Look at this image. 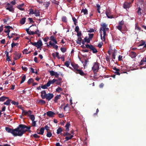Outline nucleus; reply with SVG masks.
<instances>
[{"instance_id": "1", "label": "nucleus", "mask_w": 146, "mask_h": 146, "mask_svg": "<svg viewBox=\"0 0 146 146\" xmlns=\"http://www.w3.org/2000/svg\"><path fill=\"white\" fill-rule=\"evenodd\" d=\"M5 129L7 132L11 133L14 137L20 136V127H19V125L15 129H11L8 127H6Z\"/></svg>"}, {"instance_id": "2", "label": "nucleus", "mask_w": 146, "mask_h": 146, "mask_svg": "<svg viewBox=\"0 0 146 146\" xmlns=\"http://www.w3.org/2000/svg\"><path fill=\"white\" fill-rule=\"evenodd\" d=\"M19 127H20V137L22 136L26 132L29 131V133L31 132V131L30 130L31 126H27L25 125L21 124L19 125Z\"/></svg>"}, {"instance_id": "3", "label": "nucleus", "mask_w": 146, "mask_h": 146, "mask_svg": "<svg viewBox=\"0 0 146 146\" xmlns=\"http://www.w3.org/2000/svg\"><path fill=\"white\" fill-rule=\"evenodd\" d=\"M40 96L42 99H46L48 101L50 100L54 96L52 93L47 94L45 90H43L41 92Z\"/></svg>"}, {"instance_id": "4", "label": "nucleus", "mask_w": 146, "mask_h": 146, "mask_svg": "<svg viewBox=\"0 0 146 146\" xmlns=\"http://www.w3.org/2000/svg\"><path fill=\"white\" fill-rule=\"evenodd\" d=\"M71 65L73 68V70L76 74H79L81 76H84V73L81 70L79 69V66L76 64H71Z\"/></svg>"}, {"instance_id": "5", "label": "nucleus", "mask_w": 146, "mask_h": 146, "mask_svg": "<svg viewBox=\"0 0 146 146\" xmlns=\"http://www.w3.org/2000/svg\"><path fill=\"white\" fill-rule=\"evenodd\" d=\"M30 44L32 45L35 46L37 48H40L43 45L42 42L40 38L37 42H33L31 41V40L30 41Z\"/></svg>"}, {"instance_id": "6", "label": "nucleus", "mask_w": 146, "mask_h": 146, "mask_svg": "<svg viewBox=\"0 0 146 146\" xmlns=\"http://www.w3.org/2000/svg\"><path fill=\"white\" fill-rule=\"evenodd\" d=\"M100 64L98 62H94L92 69L94 73L97 72L99 69Z\"/></svg>"}, {"instance_id": "7", "label": "nucleus", "mask_w": 146, "mask_h": 146, "mask_svg": "<svg viewBox=\"0 0 146 146\" xmlns=\"http://www.w3.org/2000/svg\"><path fill=\"white\" fill-rule=\"evenodd\" d=\"M86 47L87 48H89L90 51H92L93 53H96L98 52V51L96 48L93 45L90 44L89 45L88 44L85 45Z\"/></svg>"}, {"instance_id": "8", "label": "nucleus", "mask_w": 146, "mask_h": 146, "mask_svg": "<svg viewBox=\"0 0 146 146\" xmlns=\"http://www.w3.org/2000/svg\"><path fill=\"white\" fill-rule=\"evenodd\" d=\"M6 9L8 10L9 11L13 13L14 12V9L13 8V6L11 5L9 3H7L6 5Z\"/></svg>"}, {"instance_id": "9", "label": "nucleus", "mask_w": 146, "mask_h": 146, "mask_svg": "<svg viewBox=\"0 0 146 146\" xmlns=\"http://www.w3.org/2000/svg\"><path fill=\"white\" fill-rule=\"evenodd\" d=\"M101 26L102 27H101L100 29V32L101 33L102 30H106V31H109V29L108 28H107V25L105 23H104L102 24H101Z\"/></svg>"}, {"instance_id": "10", "label": "nucleus", "mask_w": 146, "mask_h": 146, "mask_svg": "<svg viewBox=\"0 0 146 146\" xmlns=\"http://www.w3.org/2000/svg\"><path fill=\"white\" fill-rule=\"evenodd\" d=\"M21 54L19 52H15L14 53V58L15 60H17L21 57Z\"/></svg>"}, {"instance_id": "11", "label": "nucleus", "mask_w": 146, "mask_h": 146, "mask_svg": "<svg viewBox=\"0 0 146 146\" xmlns=\"http://www.w3.org/2000/svg\"><path fill=\"white\" fill-rule=\"evenodd\" d=\"M134 0H131V2H125L123 4V7L124 9H127L129 8L131 6V4L133 3Z\"/></svg>"}, {"instance_id": "12", "label": "nucleus", "mask_w": 146, "mask_h": 146, "mask_svg": "<svg viewBox=\"0 0 146 146\" xmlns=\"http://www.w3.org/2000/svg\"><path fill=\"white\" fill-rule=\"evenodd\" d=\"M5 28H6L7 29V30L6 31H5L4 32L7 33V35H9V33L10 31V29H11L13 30V27L10 26H6L5 27Z\"/></svg>"}, {"instance_id": "13", "label": "nucleus", "mask_w": 146, "mask_h": 146, "mask_svg": "<svg viewBox=\"0 0 146 146\" xmlns=\"http://www.w3.org/2000/svg\"><path fill=\"white\" fill-rule=\"evenodd\" d=\"M55 113L51 111H49L46 112V115L49 117H54Z\"/></svg>"}, {"instance_id": "14", "label": "nucleus", "mask_w": 146, "mask_h": 146, "mask_svg": "<svg viewBox=\"0 0 146 146\" xmlns=\"http://www.w3.org/2000/svg\"><path fill=\"white\" fill-rule=\"evenodd\" d=\"M145 64L146 65V57L143 58L139 62V65L140 66Z\"/></svg>"}, {"instance_id": "15", "label": "nucleus", "mask_w": 146, "mask_h": 146, "mask_svg": "<svg viewBox=\"0 0 146 146\" xmlns=\"http://www.w3.org/2000/svg\"><path fill=\"white\" fill-rule=\"evenodd\" d=\"M22 113H23L24 115H27L28 116H29V115L32 113V111L31 110H29L28 111H26L25 110H23L22 112Z\"/></svg>"}, {"instance_id": "16", "label": "nucleus", "mask_w": 146, "mask_h": 146, "mask_svg": "<svg viewBox=\"0 0 146 146\" xmlns=\"http://www.w3.org/2000/svg\"><path fill=\"white\" fill-rule=\"evenodd\" d=\"M44 127H42L40 128L39 132H38L39 129H37L36 130V132L38 134L43 135L44 133Z\"/></svg>"}, {"instance_id": "17", "label": "nucleus", "mask_w": 146, "mask_h": 146, "mask_svg": "<svg viewBox=\"0 0 146 146\" xmlns=\"http://www.w3.org/2000/svg\"><path fill=\"white\" fill-rule=\"evenodd\" d=\"M136 53L134 52L131 51L129 54V56L132 58H135L137 56Z\"/></svg>"}, {"instance_id": "18", "label": "nucleus", "mask_w": 146, "mask_h": 146, "mask_svg": "<svg viewBox=\"0 0 146 146\" xmlns=\"http://www.w3.org/2000/svg\"><path fill=\"white\" fill-rule=\"evenodd\" d=\"M106 15L108 18H112L113 16L111 15H110V11L109 10H107L106 11Z\"/></svg>"}, {"instance_id": "19", "label": "nucleus", "mask_w": 146, "mask_h": 146, "mask_svg": "<svg viewBox=\"0 0 146 146\" xmlns=\"http://www.w3.org/2000/svg\"><path fill=\"white\" fill-rule=\"evenodd\" d=\"M70 105L67 104L64 106L63 109L64 111H66L67 110H70Z\"/></svg>"}, {"instance_id": "20", "label": "nucleus", "mask_w": 146, "mask_h": 146, "mask_svg": "<svg viewBox=\"0 0 146 146\" xmlns=\"http://www.w3.org/2000/svg\"><path fill=\"white\" fill-rule=\"evenodd\" d=\"M70 125V123L69 122H67L66 123V124L65 126V127H66V129H65V131H68L69 130V127Z\"/></svg>"}, {"instance_id": "21", "label": "nucleus", "mask_w": 146, "mask_h": 146, "mask_svg": "<svg viewBox=\"0 0 146 146\" xmlns=\"http://www.w3.org/2000/svg\"><path fill=\"white\" fill-rule=\"evenodd\" d=\"M61 96L60 95H56L54 98V101L55 103H57L58 100L60 99V97Z\"/></svg>"}, {"instance_id": "22", "label": "nucleus", "mask_w": 146, "mask_h": 146, "mask_svg": "<svg viewBox=\"0 0 146 146\" xmlns=\"http://www.w3.org/2000/svg\"><path fill=\"white\" fill-rule=\"evenodd\" d=\"M11 101V100L9 99L7 100L5 102L3 103V104L5 105L9 106L10 105V102Z\"/></svg>"}, {"instance_id": "23", "label": "nucleus", "mask_w": 146, "mask_h": 146, "mask_svg": "<svg viewBox=\"0 0 146 146\" xmlns=\"http://www.w3.org/2000/svg\"><path fill=\"white\" fill-rule=\"evenodd\" d=\"M9 99V98L5 96H3L0 98V102H4L6 99Z\"/></svg>"}, {"instance_id": "24", "label": "nucleus", "mask_w": 146, "mask_h": 146, "mask_svg": "<svg viewBox=\"0 0 146 146\" xmlns=\"http://www.w3.org/2000/svg\"><path fill=\"white\" fill-rule=\"evenodd\" d=\"M34 14L36 17L39 16L40 15V13L39 10H35V13Z\"/></svg>"}, {"instance_id": "25", "label": "nucleus", "mask_w": 146, "mask_h": 146, "mask_svg": "<svg viewBox=\"0 0 146 146\" xmlns=\"http://www.w3.org/2000/svg\"><path fill=\"white\" fill-rule=\"evenodd\" d=\"M73 137L74 135H71L70 137H65V140L64 141H68L69 140L71 139Z\"/></svg>"}, {"instance_id": "26", "label": "nucleus", "mask_w": 146, "mask_h": 146, "mask_svg": "<svg viewBox=\"0 0 146 146\" xmlns=\"http://www.w3.org/2000/svg\"><path fill=\"white\" fill-rule=\"evenodd\" d=\"M26 18L25 17L23 18L20 21V23L22 25L24 24L25 22Z\"/></svg>"}, {"instance_id": "27", "label": "nucleus", "mask_w": 146, "mask_h": 146, "mask_svg": "<svg viewBox=\"0 0 146 146\" xmlns=\"http://www.w3.org/2000/svg\"><path fill=\"white\" fill-rule=\"evenodd\" d=\"M82 40V38L81 37H78L77 40L76 41V42L77 44L80 45L81 44Z\"/></svg>"}, {"instance_id": "28", "label": "nucleus", "mask_w": 146, "mask_h": 146, "mask_svg": "<svg viewBox=\"0 0 146 146\" xmlns=\"http://www.w3.org/2000/svg\"><path fill=\"white\" fill-rule=\"evenodd\" d=\"M81 12H83L84 15H87L88 14V11L86 9H82L81 10Z\"/></svg>"}, {"instance_id": "29", "label": "nucleus", "mask_w": 146, "mask_h": 146, "mask_svg": "<svg viewBox=\"0 0 146 146\" xmlns=\"http://www.w3.org/2000/svg\"><path fill=\"white\" fill-rule=\"evenodd\" d=\"M62 128L61 127H59L57 130L56 133L58 134L62 131Z\"/></svg>"}, {"instance_id": "30", "label": "nucleus", "mask_w": 146, "mask_h": 146, "mask_svg": "<svg viewBox=\"0 0 146 146\" xmlns=\"http://www.w3.org/2000/svg\"><path fill=\"white\" fill-rule=\"evenodd\" d=\"M84 41L87 42V43H90V40L87 37H86L84 39Z\"/></svg>"}, {"instance_id": "31", "label": "nucleus", "mask_w": 146, "mask_h": 146, "mask_svg": "<svg viewBox=\"0 0 146 146\" xmlns=\"http://www.w3.org/2000/svg\"><path fill=\"white\" fill-rule=\"evenodd\" d=\"M29 118L32 121H33L35 120V118L34 115L30 114L29 115Z\"/></svg>"}, {"instance_id": "32", "label": "nucleus", "mask_w": 146, "mask_h": 146, "mask_svg": "<svg viewBox=\"0 0 146 146\" xmlns=\"http://www.w3.org/2000/svg\"><path fill=\"white\" fill-rule=\"evenodd\" d=\"M18 45L19 44L18 43H15L14 42H13L11 44V46L12 48H13L15 46H16L17 47Z\"/></svg>"}, {"instance_id": "33", "label": "nucleus", "mask_w": 146, "mask_h": 146, "mask_svg": "<svg viewBox=\"0 0 146 146\" xmlns=\"http://www.w3.org/2000/svg\"><path fill=\"white\" fill-rule=\"evenodd\" d=\"M29 11V14L33 15L35 13V11H34L33 9H30Z\"/></svg>"}, {"instance_id": "34", "label": "nucleus", "mask_w": 146, "mask_h": 146, "mask_svg": "<svg viewBox=\"0 0 146 146\" xmlns=\"http://www.w3.org/2000/svg\"><path fill=\"white\" fill-rule=\"evenodd\" d=\"M72 19L73 22H74V24L75 25H76L77 23H78L77 20L74 17H72Z\"/></svg>"}, {"instance_id": "35", "label": "nucleus", "mask_w": 146, "mask_h": 146, "mask_svg": "<svg viewBox=\"0 0 146 146\" xmlns=\"http://www.w3.org/2000/svg\"><path fill=\"white\" fill-rule=\"evenodd\" d=\"M26 78V77L25 75H24L23 77L22 78V80L20 84H22L23 83L25 80Z\"/></svg>"}, {"instance_id": "36", "label": "nucleus", "mask_w": 146, "mask_h": 146, "mask_svg": "<svg viewBox=\"0 0 146 146\" xmlns=\"http://www.w3.org/2000/svg\"><path fill=\"white\" fill-rule=\"evenodd\" d=\"M32 136H33L35 138H39L40 137V136L36 134H35L33 135H32L31 136V137Z\"/></svg>"}, {"instance_id": "37", "label": "nucleus", "mask_w": 146, "mask_h": 146, "mask_svg": "<svg viewBox=\"0 0 146 146\" xmlns=\"http://www.w3.org/2000/svg\"><path fill=\"white\" fill-rule=\"evenodd\" d=\"M52 133H51L50 131L47 132V133L46 134V136L48 137H50L52 136Z\"/></svg>"}, {"instance_id": "38", "label": "nucleus", "mask_w": 146, "mask_h": 146, "mask_svg": "<svg viewBox=\"0 0 146 146\" xmlns=\"http://www.w3.org/2000/svg\"><path fill=\"white\" fill-rule=\"evenodd\" d=\"M34 81V80L33 79L31 78L27 82L28 84H29L31 83H32Z\"/></svg>"}, {"instance_id": "39", "label": "nucleus", "mask_w": 146, "mask_h": 146, "mask_svg": "<svg viewBox=\"0 0 146 146\" xmlns=\"http://www.w3.org/2000/svg\"><path fill=\"white\" fill-rule=\"evenodd\" d=\"M96 7L97 8V11L99 13H100V5H99L98 4H97L96 5Z\"/></svg>"}, {"instance_id": "40", "label": "nucleus", "mask_w": 146, "mask_h": 146, "mask_svg": "<svg viewBox=\"0 0 146 146\" xmlns=\"http://www.w3.org/2000/svg\"><path fill=\"white\" fill-rule=\"evenodd\" d=\"M70 62L68 61H66L65 63H64V65L66 66L67 67H68L69 65L70 64Z\"/></svg>"}, {"instance_id": "41", "label": "nucleus", "mask_w": 146, "mask_h": 146, "mask_svg": "<svg viewBox=\"0 0 146 146\" xmlns=\"http://www.w3.org/2000/svg\"><path fill=\"white\" fill-rule=\"evenodd\" d=\"M62 21L64 22H67V18L66 16H63L62 18Z\"/></svg>"}, {"instance_id": "42", "label": "nucleus", "mask_w": 146, "mask_h": 146, "mask_svg": "<svg viewBox=\"0 0 146 146\" xmlns=\"http://www.w3.org/2000/svg\"><path fill=\"white\" fill-rule=\"evenodd\" d=\"M88 62V59H86L84 60V63L83 64V66H84V68L86 66V64Z\"/></svg>"}, {"instance_id": "43", "label": "nucleus", "mask_w": 146, "mask_h": 146, "mask_svg": "<svg viewBox=\"0 0 146 146\" xmlns=\"http://www.w3.org/2000/svg\"><path fill=\"white\" fill-rule=\"evenodd\" d=\"M49 127H48L47 125H46L44 128V129H45L46 131L47 132H48V131H50V130L49 129Z\"/></svg>"}, {"instance_id": "44", "label": "nucleus", "mask_w": 146, "mask_h": 146, "mask_svg": "<svg viewBox=\"0 0 146 146\" xmlns=\"http://www.w3.org/2000/svg\"><path fill=\"white\" fill-rule=\"evenodd\" d=\"M89 38L91 40L93 37L94 34H93L89 33Z\"/></svg>"}, {"instance_id": "45", "label": "nucleus", "mask_w": 146, "mask_h": 146, "mask_svg": "<svg viewBox=\"0 0 146 146\" xmlns=\"http://www.w3.org/2000/svg\"><path fill=\"white\" fill-rule=\"evenodd\" d=\"M11 103L14 105H18L19 104V103L17 102H16L14 101H12L11 100Z\"/></svg>"}, {"instance_id": "46", "label": "nucleus", "mask_w": 146, "mask_h": 146, "mask_svg": "<svg viewBox=\"0 0 146 146\" xmlns=\"http://www.w3.org/2000/svg\"><path fill=\"white\" fill-rule=\"evenodd\" d=\"M50 81L51 84H53L54 82L58 81V80L56 79H53L52 80H49Z\"/></svg>"}, {"instance_id": "47", "label": "nucleus", "mask_w": 146, "mask_h": 146, "mask_svg": "<svg viewBox=\"0 0 146 146\" xmlns=\"http://www.w3.org/2000/svg\"><path fill=\"white\" fill-rule=\"evenodd\" d=\"M77 34V35L78 37H80L81 36V35H82V32L81 31H78V32H76Z\"/></svg>"}, {"instance_id": "48", "label": "nucleus", "mask_w": 146, "mask_h": 146, "mask_svg": "<svg viewBox=\"0 0 146 146\" xmlns=\"http://www.w3.org/2000/svg\"><path fill=\"white\" fill-rule=\"evenodd\" d=\"M50 3L49 2H46V3H44V5H45L46 7V8H47L48 6H49L50 5Z\"/></svg>"}, {"instance_id": "49", "label": "nucleus", "mask_w": 146, "mask_h": 146, "mask_svg": "<svg viewBox=\"0 0 146 146\" xmlns=\"http://www.w3.org/2000/svg\"><path fill=\"white\" fill-rule=\"evenodd\" d=\"M36 121H35V120H33V121H32V126L33 127H35L36 126Z\"/></svg>"}, {"instance_id": "50", "label": "nucleus", "mask_w": 146, "mask_h": 146, "mask_svg": "<svg viewBox=\"0 0 146 146\" xmlns=\"http://www.w3.org/2000/svg\"><path fill=\"white\" fill-rule=\"evenodd\" d=\"M141 8L140 7H139L138 8V10L137 11V14L139 15H141Z\"/></svg>"}, {"instance_id": "51", "label": "nucleus", "mask_w": 146, "mask_h": 146, "mask_svg": "<svg viewBox=\"0 0 146 146\" xmlns=\"http://www.w3.org/2000/svg\"><path fill=\"white\" fill-rule=\"evenodd\" d=\"M60 50L62 52H65L66 51V49L64 48H61Z\"/></svg>"}, {"instance_id": "52", "label": "nucleus", "mask_w": 146, "mask_h": 146, "mask_svg": "<svg viewBox=\"0 0 146 146\" xmlns=\"http://www.w3.org/2000/svg\"><path fill=\"white\" fill-rule=\"evenodd\" d=\"M55 72H54V71H53V70L50 71L49 72L50 73V75L52 76H54V75H55L54 74V73H55Z\"/></svg>"}, {"instance_id": "53", "label": "nucleus", "mask_w": 146, "mask_h": 146, "mask_svg": "<svg viewBox=\"0 0 146 146\" xmlns=\"http://www.w3.org/2000/svg\"><path fill=\"white\" fill-rule=\"evenodd\" d=\"M50 40L52 41H54V40L56 39L54 37V36L52 35L50 36Z\"/></svg>"}, {"instance_id": "54", "label": "nucleus", "mask_w": 146, "mask_h": 146, "mask_svg": "<svg viewBox=\"0 0 146 146\" xmlns=\"http://www.w3.org/2000/svg\"><path fill=\"white\" fill-rule=\"evenodd\" d=\"M39 103H41L42 104H45L46 102L44 100L41 99L39 101Z\"/></svg>"}, {"instance_id": "55", "label": "nucleus", "mask_w": 146, "mask_h": 146, "mask_svg": "<svg viewBox=\"0 0 146 146\" xmlns=\"http://www.w3.org/2000/svg\"><path fill=\"white\" fill-rule=\"evenodd\" d=\"M62 88L59 87H58V88H57L56 89V91L57 92H60V91H62Z\"/></svg>"}, {"instance_id": "56", "label": "nucleus", "mask_w": 146, "mask_h": 146, "mask_svg": "<svg viewBox=\"0 0 146 146\" xmlns=\"http://www.w3.org/2000/svg\"><path fill=\"white\" fill-rule=\"evenodd\" d=\"M17 7L21 11H24V9L23 8H22V7H19V5H18Z\"/></svg>"}, {"instance_id": "57", "label": "nucleus", "mask_w": 146, "mask_h": 146, "mask_svg": "<svg viewBox=\"0 0 146 146\" xmlns=\"http://www.w3.org/2000/svg\"><path fill=\"white\" fill-rule=\"evenodd\" d=\"M79 27L78 26H76L75 29V31L76 32H78V31H79Z\"/></svg>"}, {"instance_id": "58", "label": "nucleus", "mask_w": 146, "mask_h": 146, "mask_svg": "<svg viewBox=\"0 0 146 146\" xmlns=\"http://www.w3.org/2000/svg\"><path fill=\"white\" fill-rule=\"evenodd\" d=\"M88 32L89 33H92L94 31V29L93 28H90L89 30L88 31Z\"/></svg>"}, {"instance_id": "59", "label": "nucleus", "mask_w": 146, "mask_h": 146, "mask_svg": "<svg viewBox=\"0 0 146 146\" xmlns=\"http://www.w3.org/2000/svg\"><path fill=\"white\" fill-rule=\"evenodd\" d=\"M122 26L121 25H119L117 27V28L121 31Z\"/></svg>"}, {"instance_id": "60", "label": "nucleus", "mask_w": 146, "mask_h": 146, "mask_svg": "<svg viewBox=\"0 0 146 146\" xmlns=\"http://www.w3.org/2000/svg\"><path fill=\"white\" fill-rule=\"evenodd\" d=\"M102 33L101 34H100L101 38L102 40H103V39H104V41H105V36H104V35H103V37H102Z\"/></svg>"}, {"instance_id": "61", "label": "nucleus", "mask_w": 146, "mask_h": 146, "mask_svg": "<svg viewBox=\"0 0 146 146\" xmlns=\"http://www.w3.org/2000/svg\"><path fill=\"white\" fill-rule=\"evenodd\" d=\"M41 87L43 89H47V87L46 84L44 85L41 86Z\"/></svg>"}, {"instance_id": "62", "label": "nucleus", "mask_w": 146, "mask_h": 146, "mask_svg": "<svg viewBox=\"0 0 146 146\" xmlns=\"http://www.w3.org/2000/svg\"><path fill=\"white\" fill-rule=\"evenodd\" d=\"M16 0H13V1H11L10 2V3L12 5H15V4L16 3Z\"/></svg>"}, {"instance_id": "63", "label": "nucleus", "mask_w": 146, "mask_h": 146, "mask_svg": "<svg viewBox=\"0 0 146 146\" xmlns=\"http://www.w3.org/2000/svg\"><path fill=\"white\" fill-rule=\"evenodd\" d=\"M70 135V133H68V132H66V133H64L63 135L64 136H65L66 135Z\"/></svg>"}, {"instance_id": "64", "label": "nucleus", "mask_w": 146, "mask_h": 146, "mask_svg": "<svg viewBox=\"0 0 146 146\" xmlns=\"http://www.w3.org/2000/svg\"><path fill=\"white\" fill-rule=\"evenodd\" d=\"M29 69L32 73H33L35 72L34 71V69L33 68L30 67L29 68Z\"/></svg>"}]
</instances>
